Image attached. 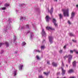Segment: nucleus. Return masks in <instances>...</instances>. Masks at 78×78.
<instances>
[{"instance_id":"obj_9","label":"nucleus","mask_w":78,"mask_h":78,"mask_svg":"<svg viewBox=\"0 0 78 78\" xmlns=\"http://www.w3.org/2000/svg\"><path fill=\"white\" fill-rule=\"evenodd\" d=\"M52 22L53 23H54V25L55 26V27H57L58 24L56 23V19L55 18L53 19L52 20Z\"/></svg>"},{"instance_id":"obj_24","label":"nucleus","mask_w":78,"mask_h":78,"mask_svg":"<svg viewBox=\"0 0 78 78\" xmlns=\"http://www.w3.org/2000/svg\"><path fill=\"white\" fill-rule=\"evenodd\" d=\"M73 67H76V62L75 61H74L73 62Z\"/></svg>"},{"instance_id":"obj_7","label":"nucleus","mask_w":78,"mask_h":78,"mask_svg":"<svg viewBox=\"0 0 78 78\" xmlns=\"http://www.w3.org/2000/svg\"><path fill=\"white\" fill-rule=\"evenodd\" d=\"M41 34L42 35V36H47L46 33H45V30L44 29H42Z\"/></svg>"},{"instance_id":"obj_43","label":"nucleus","mask_w":78,"mask_h":78,"mask_svg":"<svg viewBox=\"0 0 78 78\" xmlns=\"http://www.w3.org/2000/svg\"><path fill=\"white\" fill-rule=\"evenodd\" d=\"M16 13H18L19 10H16Z\"/></svg>"},{"instance_id":"obj_2","label":"nucleus","mask_w":78,"mask_h":78,"mask_svg":"<svg viewBox=\"0 0 78 78\" xmlns=\"http://www.w3.org/2000/svg\"><path fill=\"white\" fill-rule=\"evenodd\" d=\"M62 11L63 12L64 16L69 17V9H62Z\"/></svg>"},{"instance_id":"obj_16","label":"nucleus","mask_w":78,"mask_h":78,"mask_svg":"<svg viewBox=\"0 0 78 78\" xmlns=\"http://www.w3.org/2000/svg\"><path fill=\"white\" fill-rule=\"evenodd\" d=\"M33 26V28L35 30V31H36L37 30V27L34 24H32Z\"/></svg>"},{"instance_id":"obj_51","label":"nucleus","mask_w":78,"mask_h":78,"mask_svg":"<svg viewBox=\"0 0 78 78\" xmlns=\"http://www.w3.org/2000/svg\"><path fill=\"white\" fill-rule=\"evenodd\" d=\"M9 21H8V22H9Z\"/></svg>"},{"instance_id":"obj_1","label":"nucleus","mask_w":78,"mask_h":78,"mask_svg":"<svg viewBox=\"0 0 78 78\" xmlns=\"http://www.w3.org/2000/svg\"><path fill=\"white\" fill-rule=\"evenodd\" d=\"M11 26L10 24V23H9L8 26H4V28L3 29V31L6 33V31H7V30H11Z\"/></svg>"},{"instance_id":"obj_10","label":"nucleus","mask_w":78,"mask_h":78,"mask_svg":"<svg viewBox=\"0 0 78 78\" xmlns=\"http://www.w3.org/2000/svg\"><path fill=\"white\" fill-rule=\"evenodd\" d=\"M49 39L50 42L51 44L53 43V37L52 36L49 37Z\"/></svg>"},{"instance_id":"obj_30","label":"nucleus","mask_w":78,"mask_h":78,"mask_svg":"<svg viewBox=\"0 0 78 78\" xmlns=\"http://www.w3.org/2000/svg\"><path fill=\"white\" fill-rule=\"evenodd\" d=\"M69 34H70V36H74V35L72 33H70Z\"/></svg>"},{"instance_id":"obj_41","label":"nucleus","mask_w":78,"mask_h":78,"mask_svg":"<svg viewBox=\"0 0 78 78\" xmlns=\"http://www.w3.org/2000/svg\"><path fill=\"white\" fill-rule=\"evenodd\" d=\"M62 50H60V51H59V53H62Z\"/></svg>"},{"instance_id":"obj_46","label":"nucleus","mask_w":78,"mask_h":78,"mask_svg":"<svg viewBox=\"0 0 78 78\" xmlns=\"http://www.w3.org/2000/svg\"><path fill=\"white\" fill-rule=\"evenodd\" d=\"M66 48V46H65L64 47V48Z\"/></svg>"},{"instance_id":"obj_48","label":"nucleus","mask_w":78,"mask_h":78,"mask_svg":"<svg viewBox=\"0 0 78 78\" xmlns=\"http://www.w3.org/2000/svg\"><path fill=\"white\" fill-rule=\"evenodd\" d=\"M4 63H7V62L6 61H5L4 62Z\"/></svg>"},{"instance_id":"obj_47","label":"nucleus","mask_w":78,"mask_h":78,"mask_svg":"<svg viewBox=\"0 0 78 78\" xmlns=\"http://www.w3.org/2000/svg\"><path fill=\"white\" fill-rule=\"evenodd\" d=\"M70 78H75V77H70Z\"/></svg>"},{"instance_id":"obj_5","label":"nucleus","mask_w":78,"mask_h":78,"mask_svg":"<svg viewBox=\"0 0 78 78\" xmlns=\"http://www.w3.org/2000/svg\"><path fill=\"white\" fill-rule=\"evenodd\" d=\"M64 67V64L63 62H62L61 68L62 72V75H64L65 74V72H66V70H64V69H63V68H62V67Z\"/></svg>"},{"instance_id":"obj_31","label":"nucleus","mask_w":78,"mask_h":78,"mask_svg":"<svg viewBox=\"0 0 78 78\" xmlns=\"http://www.w3.org/2000/svg\"><path fill=\"white\" fill-rule=\"evenodd\" d=\"M6 8V7H2L1 8V9H2V10H5Z\"/></svg>"},{"instance_id":"obj_49","label":"nucleus","mask_w":78,"mask_h":78,"mask_svg":"<svg viewBox=\"0 0 78 78\" xmlns=\"http://www.w3.org/2000/svg\"><path fill=\"white\" fill-rule=\"evenodd\" d=\"M76 7H77V8H78V5H76Z\"/></svg>"},{"instance_id":"obj_21","label":"nucleus","mask_w":78,"mask_h":78,"mask_svg":"<svg viewBox=\"0 0 78 78\" xmlns=\"http://www.w3.org/2000/svg\"><path fill=\"white\" fill-rule=\"evenodd\" d=\"M52 64L53 66H54V67H56V66H57V64L55 63V62H53L52 63Z\"/></svg>"},{"instance_id":"obj_4","label":"nucleus","mask_w":78,"mask_h":78,"mask_svg":"<svg viewBox=\"0 0 78 78\" xmlns=\"http://www.w3.org/2000/svg\"><path fill=\"white\" fill-rule=\"evenodd\" d=\"M29 27H30V25L28 24H27L26 25V27H25V26H22L20 30V31H22V30H25V29H26V28H29Z\"/></svg>"},{"instance_id":"obj_54","label":"nucleus","mask_w":78,"mask_h":78,"mask_svg":"<svg viewBox=\"0 0 78 78\" xmlns=\"http://www.w3.org/2000/svg\"><path fill=\"white\" fill-rule=\"evenodd\" d=\"M1 65V63H0V65Z\"/></svg>"},{"instance_id":"obj_38","label":"nucleus","mask_w":78,"mask_h":78,"mask_svg":"<svg viewBox=\"0 0 78 78\" xmlns=\"http://www.w3.org/2000/svg\"><path fill=\"white\" fill-rule=\"evenodd\" d=\"M3 52H4L3 50H1V52L0 53L1 54H2V53H3Z\"/></svg>"},{"instance_id":"obj_27","label":"nucleus","mask_w":78,"mask_h":78,"mask_svg":"<svg viewBox=\"0 0 78 78\" xmlns=\"http://www.w3.org/2000/svg\"><path fill=\"white\" fill-rule=\"evenodd\" d=\"M26 44V43H25V42H23L22 43V46H23L24 45H25Z\"/></svg>"},{"instance_id":"obj_25","label":"nucleus","mask_w":78,"mask_h":78,"mask_svg":"<svg viewBox=\"0 0 78 78\" xmlns=\"http://www.w3.org/2000/svg\"><path fill=\"white\" fill-rule=\"evenodd\" d=\"M45 48V46L44 45H41V50H44Z\"/></svg>"},{"instance_id":"obj_19","label":"nucleus","mask_w":78,"mask_h":78,"mask_svg":"<svg viewBox=\"0 0 78 78\" xmlns=\"http://www.w3.org/2000/svg\"><path fill=\"white\" fill-rule=\"evenodd\" d=\"M68 73H71L72 72H73V70L72 69L69 70L68 72Z\"/></svg>"},{"instance_id":"obj_36","label":"nucleus","mask_w":78,"mask_h":78,"mask_svg":"<svg viewBox=\"0 0 78 78\" xmlns=\"http://www.w3.org/2000/svg\"><path fill=\"white\" fill-rule=\"evenodd\" d=\"M21 6H25V4H21Z\"/></svg>"},{"instance_id":"obj_32","label":"nucleus","mask_w":78,"mask_h":78,"mask_svg":"<svg viewBox=\"0 0 78 78\" xmlns=\"http://www.w3.org/2000/svg\"><path fill=\"white\" fill-rule=\"evenodd\" d=\"M48 73H44V74L45 75H48Z\"/></svg>"},{"instance_id":"obj_29","label":"nucleus","mask_w":78,"mask_h":78,"mask_svg":"<svg viewBox=\"0 0 78 78\" xmlns=\"http://www.w3.org/2000/svg\"><path fill=\"white\" fill-rule=\"evenodd\" d=\"M74 51L76 53L77 55H78V51L76 50V49L74 50Z\"/></svg>"},{"instance_id":"obj_12","label":"nucleus","mask_w":78,"mask_h":78,"mask_svg":"<svg viewBox=\"0 0 78 78\" xmlns=\"http://www.w3.org/2000/svg\"><path fill=\"white\" fill-rule=\"evenodd\" d=\"M74 16H75V13L73 12L71 14V17L70 18L72 20H73V18L74 17Z\"/></svg>"},{"instance_id":"obj_11","label":"nucleus","mask_w":78,"mask_h":78,"mask_svg":"<svg viewBox=\"0 0 78 78\" xmlns=\"http://www.w3.org/2000/svg\"><path fill=\"white\" fill-rule=\"evenodd\" d=\"M23 65L22 64H20L19 66V69L20 70H22Z\"/></svg>"},{"instance_id":"obj_45","label":"nucleus","mask_w":78,"mask_h":78,"mask_svg":"<svg viewBox=\"0 0 78 78\" xmlns=\"http://www.w3.org/2000/svg\"><path fill=\"white\" fill-rule=\"evenodd\" d=\"M66 67L67 68L68 67V65L66 64Z\"/></svg>"},{"instance_id":"obj_23","label":"nucleus","mask_w":78,"mask_h":78,"mask_svg":"<svg viewBox=\"0 0 78 78\" xmlns=\"http://www.w3.org/2000/svg\"><path fill=\"white\" fill-rule=\"evenodd\" d=\"M20 19L21 20H25V17L21 16L20 18Z\"/></svg>"},{"instance_id":"obj_6","label":"nucleus","mask_w":78,"mask_h":78,"mask_svg":"<svg viewBox=\"0 0 78 78\" xmlns=\"http://www.w3.org/2000/svg\"><path fill=\"white\" fill-rule=\"evenodd\" d=\"M29 33H30V39H31V40H33V38L34 37V35H33V33L31 32L30 30H29L27 33V34Z\"/></svg>"},{"instance_id":"obj_22","label":"nucleus","mask_w":78,"mask_h":78,"mask_svg":"<svg viewBox=\"0 0 78 78\" xmlns=\"http://www.w3.org/2000/svg\"><path fill=\"white\" fill-rule=\"evenodd\" d=\"M58 16L60 17V19H61L62 18L63 16L61 14H59Z\"/></svg>"},{"instance_id":"obj_44","label":"nucleus","mask_w":78,"mask_h":78,"mask_svg":"<svg viewBox=\"0 0 78 78\" xmlns=\"http://www.w3.org/2000/svg\"><path fill=\"white\" fill-rule=\"evenodd\" d=\"M60 74V72H58L57 73V75H59Z\"/></svg>"},{"instance_id":"obj_34","label":"nucleus","mask_w":78,"mask_h":78,"mask_svg":"<svg viewBox=\"0 0 78 78\" xmlns=\"http://www.w3.org/2000/svg\"><path fill=\"white\" fill-rule=\"evenodd\" d=\"M3 44H4L3 43H0V47H1L2 45H3Z\"/></svg>"},{"instance_id":"obj_52","label":"nucleus","mask_w":78,"mask_h":78,"mask_svg":"<svg viewBox=\"0 0 78 78\" xmlns=\"http://www.w3.org/2000/svg\"><path fill=\"white\" fill-rule=\"evenodd\" d=\"M20 27H21V26H20Z\"/></svg>"},{"instance_id":"obj_40","label":"nucleus","mask_w":78,"mask_h":78,"mask_svg":"<svg viewBox=\"0 0 78 78\" xmlns=\"http://www.w3.org/2000/svg\"><path fill=\"white\" fill-rule=\"evenodd\" d=\"M47 64H50V61H47Z\"/></svg>"},{"instance_id":"obj_26","label":"nucleus","mask_w":78,"mask_h":78,"mask_svg":"<svg viewBox=\"0 0 78 78\" xmlns=\"http://www.w3.org/2000/svg\"><path fill=\"white\" fill-rule=\"evenodd\" d=\"M46 43V41H45V39H43V41L42 42V43L43 44H45Z\"/></svg>"},{"instance_id":"obj_33","label":"nucleus","mask_w":78,"mask_h":78,"mask_svg":"<svg viewBox=\"0 0 78 78\" xmlns=\"http://www.w3.org/2000/svg\"><path fill=\"white\" fill-rule=\"evenodd\" d=\"M74 51V50L73 51L70 50V53H73V52Z\"/></svg>"},{"instance_id":"obj_50","label":"nucleus","mask_w":78,"mask_h":78,"mask_svg":"<svg viewBox=\"0 0 78 78\" xmlns=\"http://www.w3.org/2000/svg\"><path fill=\"white\" fill-rule=\"evenodd\" d=\"M54 1H55V2H57V0H54Z\"/></svg>"},{"instance_id":"obj_56","label":"nucleus","mask_w":78,"mask_h":78,"mask_svg":"<svg viewBox=\"0 0 78 78\" xmlns=\"http://www.w3.org/2000/svg\"><path fill=\"white\" fill-rule=\"evenodd\" d=\"M2 3H0V4H1Z\"/></svg>"},{"instance_id":"obj_35","label":"nucleus","mask_w":78,"mask_h":78,"mask_svg":"<svg viewBox=\"0 0 78 78\" xmlns=\"http://www.w3.org/2000/svg\"><path fill=\"white\" fill-rule=\"evenodd\" d=\"M36 58H37V59H38V60H39V57H38V56H37V55L36 56Z\"/></svg>"},{"instance_id":"obj_42","label":"nucleus","mask_w":78,"mask_h":78,"mask_svg":"<svg viewBox=\"0 0 78 78\" xmlns=\"http://www.w3.org/2000/svg\"><path fill=\"white\" fill-rule=\"evenodd\" d=\"M73 41L74 42H76V40H73Z\"/></svg>"},{"instance_id":"obj_15","label":"nucleus","mask_w":78,"mask_h":78,"mask_svg":"<svg viewBox=\"0 0 78 78\" xmlns=\"http://www.w3.org/2000/svg\"><path fill=\"white\" fill-rule=\"evenodd\" d=\"M36 52H38V53H40V52H41V51L39 50L35 49L34 50L33 53H36Z\"/></svg>"},{"instance_id":"obj_3","label":"nucleus","mask_w":78,"mask_h":78,"mask_svg":"<svg viewBox=\"0 0 78 78\" xmlns=\"http://www.w3.org/2000/svg\"><path fill=\"white\" fill-rule=\"evenodd\" d=\"M66 58H68V62L69 63H70V61L72 60V55H66L64 57V58L66 59Z\"/></svg>"},{"instance_id":"obj_20","label":"nucleus","mask_w":78,"mask_h":78,"mask_svg":"<svg viewBox=\"0 0 78 78\" xmlns=\"http://www.w3.org/2000/svg\"><path fill=\"white\" fill-rule=\"evenodd\" d=\"M5 44L7 47H9V44L7 42H5Z\"/></svg>"},{"instance_id":"obj_39","label":"nucleus","mask_w":78,"mask_h":78,"mask_svg":"<svg viewBox=\"0 0 78 78\" xmlns=\"http://www.w3.org/2000/svg\"><path fill=\"white\" fill-rule=\"evenodd\" d=\"M39 78H44V77L42 76H39Z\"/></svg>"},{"instance_id":"obj_13","label":"nucleus","mask_w":78,"mask_h":78,"mask_svg":"<svg viewBox=\"0 0 78 78\" xmlns=\"http://www.w3.org/2000/svg\"><path fill=\"white\" fill-rule=\"evenodd\" d=\"M48 12H49L51 14L53 11V8H52L50 11H49V9H48Z\"/></svg>"},{"instance_id":"obj_28","label":"nucleus","mask_w":78,"mask_h":78,"mask_svg":"<svg viewBox=\"0 0 78 78\" xmlns=\"http://www.w3.org/2000/svg\"><path fill=\"white\" fill-rule=\"evenodd\" d=\"M9 6V4H5V6L7 7L8 6Z\"/></svg>"},{"instance_id":"obj_17","label":"nucleus","mask_w":78,"mask_h":78,"mask_svg":"<svg viewBox=\"0 0 78 78\" xmlns=\"http://www.w3.org/2000/svg\"><path fill=\"white\" fill-rule=\"evenodd\" d=\"M16 36L14 35L13 37V41H14V43L15 44H16Z\"/></svg>"},{"instance_id":"obj_14","label":"nucleus","mask_w":78,"mask_h":78,"mask_svg":"<svg viewBox=\"0 0 78 78\" xmlns=\"http://www.w3.org/2000/svg\"><path fill=\"white\" fill-rule=\"evenodd\" d=\"M50 19V17H48V16H47L46 17V22H49V19Z\"/></svg>"},{"instance_id":"obj_37","label":"nucleus","mask_w":78,"mask_h":78,"mask_svg":"<svg viewBox=\"0 0 78 78\" xmlns=\"http://www.w3.org/2000/svg\"><path fill=\"white\" fill-rule=\"evenodd\" d=\"M68 23L69 24V25L71 24V22H70V21L69 20L68 21Z\"/></svg>"},{"instance_id":"obj_8","label":"nucleus","mask_w":78,"mask_h":78,"mask_svg":"<svg viewBox=\"0 0 78 78\" xmlns=\"http://www.w3.org/2000/svg\"><path fill=\"white\" fill-rule=\"evenodd\" d=\"M17 69H14L12 72V75L14 77H16V76L17 75Z\"/></svg>"},{"instance_id":"obj_18","label":"nucleus","mask_w":78,"mask_h":78,"mask_svg":"<svg viewBox=\"0 0 78 78\" xmlns=\"http://www.w3.org/2000/svg\"><path fill=\"white\" fill-rule=\"evenodd\" d=\"M46 29L47 30H53L52 29V27H46Z\"/></svg>"},{"instance_id":"obj_53","label":"nucleus","mask_w":78,"mask_h":78,"mask_svg":"<svg viewBox=\"0 0 78 78\" xmlns=\"http://www.w3.org/2000/svg\"><path fill=\"white\" fill-rule=\"evenodd\" d=\"M15 53H17V52H15Z\"/></svg>"},{"instance_id":"obj_55","label":"nucleus","mask_w":78,"mask_h":78,"mask_svg":"<svg viewBox=\"0 0 78 78\" xmlns=\"http://www.w3.org/2000/svg\"><path fill=\"white\" fill-rule=\"evenodd\" d=\"M57 78H59V77H58Z\"/></svg>"}]
</instances>
